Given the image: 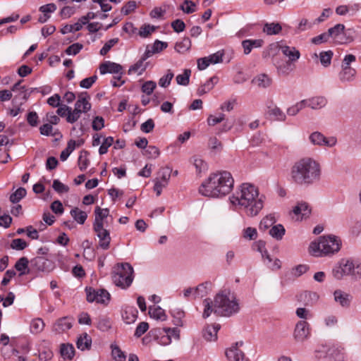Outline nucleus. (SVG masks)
I'll use <instances>...</instances> for the list:
<instances>
[{"label":"nucleus","instance_id":"obj_1","mask_svg":"<svg viewBox=\"0 0 361 361\" xmlns=\"http://www.w3.org/2000/svg\"><path fill=\"white\" fill-rule=\"evenodd\" d=\"M265 197L259 195L258 188L252 184L243 183L229 197L231 203L238 206L248 216H255L264 207Z\"/></svg>","mask_w":361,"mask_h":361},{"label":"nucleus","instance_id":"obj_2","mask_svg":"<svg viewBox=\"0 0 361 361\" xmlns=\"http://www.w3.org/2000/svg\"><path fill=\"white\" fill-rule=\"evenodd\" d=\"M234 179L226 171L211 173L199 188V192L205 197H221L228 195L233 189Z\"/></svg>","mask_w":361,"mask_h":361},{"label":"nucleus","instance_id":"obj_3","mask_svg":"<svg viewBox=\"0 0 361 361\" xmlns=\"http://www.w3.org/2000/svg\"><path fill=\"white\" fill-rule=\"evenodd\" d=\"M321 173L320 164L316 160L304 157L294 163L290 177L297 185H310L320 179Z\"/></svg>","mask_w":361,"mask_h":361},{"label":"nucleus","instance_id":"obj_4","mask_svg":"<svg viewBox=\"0 0 361 361\" xmlns=\"http://www.w3.org/2000/svg\"><path fill=\"white\" fill-rule=\"evenodd\" d=\"M340 238L334 235L320 236L317 240L310 243V253L314 257H325L337 253L341 247Z\"/></svg>","mask_w":361,"mask_h":361},{"label":"nucleus","instance_id":"obj_5","mask_svg":"<svg viewBox=\"0 0 361 361\" xmlns=\"http://www.w3.org/2000/svg\"><path fill=\"white\" fill-rule=\"evenodd\" d=\"M214 302L215 314L219 316L230 317L240 310L235 294L229 290H224L216 294Z\"/></svg>","mask_w":361,"mask_h":361},{"label":"nucleus","instance_id":"obj_6","mask_svg":"<svg viewBox=\"0 0 361 361\" xmlns=\"http://www.w3.org/2000/svg\"><path fill=\"white\" fill-rule=\"evenodd\" d=\"M333 275L337 279L343 276H350L355 279L361 278V263L351 259H342L339 264L334 268Z\"/></svg>","mask_w":361,"mask_h":361},{"label":"nucleus","instance_id":"obj_7","mask_svg":"<svg viewBox=\"0 0 361 361\" xmlns=\"http://www.w3.org/2000/svg\"><path fill=\"white\" fill-rule=\"evenodd\" d=\"M113 283L122 289L128 288L133 281V268L128 263L117 264L112 272Z\"/></svg>","mask_w":361,"mask_h":361},{"label":"nucleus","instance_id":"obj_8","mask_svg":"<svg viewBox=\"0 0 361 361\" xmlns=\"http://www.w3.org/2000/svg\"><path fill=\"white\" fill-rule=\"evenodd\" d=\"M317 361H343L340 350L331 344H322L317 350Z\"/></svg>","mask_w":361,"mask_h":361},{"label":"nucleus","instance_id":"obj_9","mask_svg":"<svg viewBox=\"0 0 361 361\" xmlns=\"http://www.w3.org/2000/svg\"><path fill=\"white\" fill-rule=\"evenodd\" d=\"M85 292L87 300L90 302H96L97 303L106 305L110 300V294L106 290L86 288Z\"/></svg>","mask_w":361,"mask_h":361},{"label":"nucleus","instance_id":"obj_10","mask_svg":"<svg viewBox=\"0 0 361 361\" xmlns=\"http://www.w3.org/2000/svg\"><path fill=\"white\" fill-rule=\"evenodd\" d=\"M171 169L168 167L161 168L158 172V177L154 180V190L157 196L161 194L163 188L168 185L171 178Z\"/></svg>","mask_w":361,"mask_h":361},{"label":"nucleus","instance_id":"obj_11","mask_svg":"<svg viewBox=\"0 0 361 361\" xmlns=\"http://www.w3.org/2000/svg\"><path fill=\"white\" fill-rule=\"evenodd\" d=\"M243 341L236 342L226 350V356L229 361H250L240 348Z\"/></svg>","mask_w":361,"mask_h":361},{"label":"nucleus","instance_id":"obj_12","mask_svg":"<svg viewBox=\"0 0 361 361\" xmlns=\"http://www.w3.org/2000/svg\"><path fill=\"white\" fill-rule=\"evenodd\" d=\"M93 231L99 238V246L103 250L109 248L111 236L109 231L104 228V225H93Z\"/></svg>","mask_w":361,"mask_h":361},{"label":"nucleus","instance_id":"obj_13","mask_svg":"<svg viewBox=\"0 0 361 361\" xmlns=\"http://www.w3.org/2000/svg\"><path fill=\"white\" fill-rule=\"evenodd\" d=\"M310 325L307 322L300 320L297 322L293 332L295 341L303 342L310 336Z\"/></svg>","mask_w":361,"mask_h":361},{"label":"nucleus","instance_id":"obj_14","mask_svg":"<svg viewBox=\"0 0 361 361\" xmlns=\"http://www.w3.org/2000/svg\"><path fill=\"white\" fill-rule=\"evenodd\" d=\"M310 142L315 145L334 147L336 145L337 140L335 137H326L319 132H314L310 135Z\"/></svg>","mask_w":361,"mask_h":361},{"label":"nucleus","instance_id":"obj_15","mask_svg":"<svg viewBox=\"0 0 361 361\" xmlns=\"http://www.w3.org/2000/svg\"><path fill=\"white\" fill-rule=\"evenodd\" d=\"M32 265L38 271L50 272L54 268V262L44 256H37L31 260Z\"/></svg>","mask_w":361,"mask_h":361},{"label":"nucleus","instance_id":"obj_16","mask_svg":"<svg viewBox=\"0 0 361 361\" xmlns=\"http://www.w3.org/2000/svg\"><path fill=\"white\" fill-rule=\"evenodd\" d=\"M296 221H302L311 214V209L305 202L298 203L293 209Z\"/></svg>","mask_w":361,"mask_h":361},{"label":"nucleus","instance_id":"obj_17","mask_svg":"<svg viewBox=\"0 0 361 361\" xmlns=\"http://www.w3.org/2000/svg\"><path fill=\"white\" fill-rule=\"evenodd\" d=\"M122 66L116 63L109 61H104L99 66V72L102 75L106 73H122Z\"/></svg>","mask_w":361,"mask_h":361},{"label":"nucleus","instance_id":"obj_18","mask_svg":"<svg viewBox=\"0 0 361 361\" xmlns=\"http://www.w3.org/2000/svg\"><path fill=\"white\" fill-rule=\"evenodd\" d=\"M73 319L65 317L58 319L54 324L53 329L55 332L61 334L69 330L72 327Z\"/></svg>","mask_w":361,"mask_h":361},{"label":"nucleus","instance_id":"obj_19","mask_svg":"<svg viewBox=\"0 0 361 361\" xmlns=\"http://www.w3.org/2000/svg\"><path fill=\"white\" fill-rule=\"evenodd\" d=\"M267 114L273 119L279 121H284L286 118V114L273 102H271L270 105L267 106Z\"/></svg>","mask_w":361,"mask_h":361},{"label":"nucleus","instance_id":"obj_20","mask_svg":"<svg viewBox=\"0 0 361 361\" xmlns=\"http://www.w3.org/2000/svg\"><path fill=\"white\" fill-rule=\"evenodd\" d=\"M220 329V325L214 324L207 325L202 331V336L207 341H214L217 339V332Z\"/></svg>","mask_w":361,"mask_h":361},{"label":"nucleus","instance_id":"obj_21","mask_svg":"<svg viewBox=\"0 0 361 361\" xmlns=\"http://www.w3.org/2000/svg\"><path fill=\"white\" fill-rule=\"evenodd\" d=\"M283 55L288 57L289 62H295L300 57V51L294 47H289L287 45H281L279 47Z\"/></svg>","mask_w":361,"mask_h":361},{"label":"nucleus","instance_id":"obj_22","mask_svg":"<svg viewBox=\"0 0 361 361\" xmlns=\"http://www.w3.org/2000/svg\"><path fill=\"white\" fill-rule=\"evenodd\" d=\"M213 288V284L210 281H205L195 288V298H201L209 294Z\"/></svg>","mask_w":361,"mask_h":361},{"label":"nucleus","instance_id":"obj_23","mask_svg":"<svg viewBox=\"0 0 361 361\" xmlns=\"http://www.w3.org/2000/svg\"><path fill=\"white\" fill-rule=\"evenodd\" d=\"M252 82L259 88H267L272 84V78L265 73H260L255 76Z\"/></svg>","mask_w":361,"mask_h":361},{"label":"nucleus","instance_id":"obj_24","mask_svg":"<svg viewBox=\"0 0 361 361\" xmlns=\"http://www.w3.org/2000/svg\"><path fill=\"white\" fill-rule=\"evenodd\" d=\"M264 44V40L262 39H245L242 42L244 54H249L252 49L262 47Z\"/></svg>","mask_w":361,"mask_h":361},{"label":"nucleus","instance_id":"obj_25","mask_svg":"<svg viewBox=\"0 0 361 361\" xmlns=\"http://www.w3.org/2000/svg\"><path fill=\"white\" fill-rule=\"evenodd\" d=\"M137 310L135 307H126L123 311L122 318L126 324H133L137 317Z\"/></svg>","mask_w":361,"mask_h":361},{"label":"nucleus","instance_id":"obj_26","mask_svg":"<svg viewBox=\"0 0 361 361\" xmlns=\"http://www.w3.org/2000/svg\"><path fill=\"white\" fill-rule=\"evenodd\" d=\"M302 101H305V107L308 106L312 109H321L326 104V99L323 97H315Z\"/></svg>","mask_w":361,"mask_h":361},{"label":"nucleus","instance_id":"obj_27","mask_svg":"<svg viewBox=\"0 0 361 361\" xmlns=\"http://www.w3.org/2000/svg\"><path fill=\"white\" fill-rule=\"evenodd\" d=\"M219 78L216 76H213L208 79L203 85L200 86L197 89V94L203 95L210 90H212L214 85L218 82Z\"/></svg>","mask_w":361,"mask_h":361},{"label":"nucleus","instance_id":"obj_28","mask_svg":"<svg viewBox=\"0 0 361 361\" xmlns=\"http://www.w3.org/2000/svg\"><path fill=\"white\" fill-rule=\"evenodd\" d=\"M345 26L343 24H337L334 27H331L328 30V35L330 39H332L335 42H341V37L344 33Z\"/></svg>","mask_w":361,"mask_h":361},{"label":"nucleus","instance_id":"obj_29","mask_svg":"<svg viewBox=\"0 0 361 361\" xmlns=\"http://www.w3.org/2000/svg\"><path fill=\"white\" fill-rule=\"evenodd\" d=\"M190 162L195 166L197 173H201L207 171L208 166L207 162L197 155L192 157L190 159Z\"/></svg>","mask_w":361,"mask_h":361},{"label":"nucleus","instance_id":"obj_30","mask_svg":"<svg viewBox=\"0 0 361 361\" xmlns=\"http://www.w3.org/2000/svg\"><path fill=\"white\" fill-rule=\"evenodd\" d=\"M91 106L89 97H80L75 104L74 109L81 113H87L90 110Z\"/></svg>","mask_w":361,"mask_h":361},{"label":"nucleus","instance_id":"obj_31","mask_svg":"<svg viewBox=\"0 0 361 361\" xmlns=\"http://www.w3.org/2000/svg\"><path fill=\"white\" fill-rule=\"evenodd\" d=\"M149 314L150 317L157 320L165 321L166 319V315L164 310L159 306H150L149 307Z\"/></svg>","mask_w":361,"mask_h":361},{"label":"nucleus","instance_id":"obj_32","mask_svg":"<svg viewBox=\"0 0 361 361\" xmlns=\"http://www.w3.org/2000/svg\"><path fill=\"white\" fill-rule=\"evenodd\" d=\"M147 68V63L140 59L135 64L131 66L128 70V74L142 75Z\"/></svg>","mask_w":361,"mask_h":361},{"label":"nucleus","instance_id":"obj_33","mask_svg":"<svg viewBox=\"0 0 361 361\" xmlns=\"http://www.w3.org/2000/svg\"><path fill=\"white\" fill-rule=\"evenodd\" d=\"M92 339L90 336L85 333L80 336L77 341V347L81 350H89L91 347Z\"/></svg>","mask_w":361,"mask_h":361},{"label":"nucleus","instance_id":"obj_34","mask_svg":"<svg viewBox=\"0 0 361 361\" xmlns=\"http://www.w3.org/2000/svg\"><path fill=\"white\" fill-rule=\"evenodd\" d=\"M109 214L108 209H102L99 207H97L94 209L95 218L93 225L99 224V225H104V220L106 219Z\"/></svg>","mask_w":361,"mask_h":361},{"label":"nucleus","instance_id":"obj_35","mask_svg":"<svg viewBox=\"0 0 361 361\" xmlns=\"http://www.w3.org/2000/svg\"><path fill=\"white\" fill-rule=\"evenodd\" d=\"M60 353L64 360H71L74 356L75 349L73 345L63 343L61 345Z\"/></svg>","mask_w":361,"mask_h":361},{"label":"nucleus","instance_id":"obj_36","mask_svg":"<svg viewBox=\"0 0 361 361\" xmlns=\"http://www.w3.org/2000/svg\"><path fill=\"white\" fill-rule=\"evenodd\" d=\"M355 73V70L350 66H342V71L339 74V78L342 81H349L353 78Z\"/></svg>","mask_w":361,"mask_h":361},{"label":"nucleus","instance_id":"obj_37","mask_svg":"<svg viewBox=\"0 0 361 361\" xmlns=\"http://www.w3.org/2000/svg\"><path fill=\"white\" fill-rule=\"evenodd\" d=\"M71 215L73 218V219L80 224H83L87 218V213L85 212L80 210L78 207H75L73 209H71Z\"/></svg>","mask_w":361,"mask_h":361},{"label":"nucleus","instance_id":"obj_38","mask_svg":"<svg viewBox=\"0 0 361 361\" xmlns=\"http://www.w3.org/2000/svg\"><path fill=\"white\" fill-rule=\"evenodd\" d=\"M275 223V217L271 214L267 215L261 220L259 228L262 231H265L267 229H270Z\"/></svg>","mask_w":361,"mask_h":361},{"label":"nucleus","instance_id":"obj_39","mask_svg":"<svg viewBox=\"0 0 361 361\" xmlns=\"http://www.w3.org/2000/svg\"><path fill=\"white\" fill-rule=\"evenodd\" d=\"M286 230L281 224L274 225L269 231V235L276 240H281Z\"/></svg>","mask_w":361,"mask_h":361},{"label":"nucleus","instance_id":"obj_40","mask_svg":"<svg viewBox=\"0 0 361 361\" xmlns=\"http://www.w3.org/2000/svg\"><path fill=\"white\" fill-rule=\"evenodd\" d=\"M204 311L202 314L203 318L209 317L212 312L215 314V302L211 299L207 298L203 300Z\"/></svg>","mask_w":361,"mask_h":361},{"label":"nucleus","instance_id":"obj_41","mask_svg":"<svg viewBox=\"0 0 361 361\" xmlns=\"http://www.w3.org/2000/svg\"><path fill=\"white\" fill-rule=\"evenodd\" d=\"M334 299L343 307L348 306L350 301V295L341 290H336L334 292Z\"/></svg>","mask_w":361,"mask_h":361},{"label":"nucleus","instance_id":"obj_42","mask_svg":"<svg viewBox=\"0 0 361 361\" xmlns=\"http://www.w3.org/2000/svg\"><path fill=\"white\" fill-rule=\"evenodd\" d=\"M191 47V41L189 37H184L180 41L176 42L175 49L181 54L185 53Z\"/></svg>","mask_w":361,"mask_h":361},{"label":"nucleus","instance_id":"obj_43","mask_svg":"<svg viewBox=\"0 0 361 361\" xmlns=\"http://www.w3.org/2000/svg\"><path fill=\"white\" fill-rule=\"evenodd\" d=\"M282 30L279 23H266L263 27V32L268 35H273L279 34Z\"/></svg>","mask_w":361,"mask_h":361},{"label":"nucleus","instance_id":"obj_44","mask_svg":"<svg viewBox=\"0 0 361 361\" xmlns=\"http://www.w3.org/2000/svg\"><path fill=\"white\" fill-rule=\"evenodd\" d=\"M29 261L27 258L23 257L20 258L15 264V268L20 271V276L25 275L27 273L26 271L28 268Z\"/></svg>","mask_w":361,"mask_h":361},{"label":"nucleus","instance_id":"obj_45","mask_svg":"<svg viewBox=\"0 0 361 361\" xmlns=\"http://www.w3.org/2000/svg\"><path fill=\"white\" fill-rule=\"evenodd\" d=\"M334 52L331 50L324 51L319 53V60L324 67L330 66Z\"/></svg>","mask_w":361,"mask_h":361},{"label":"nucleus","instance_id":"obj_46","mask_svg":"<svg viewBox=\"0 0 361 361\" xmlns=\"http://www.w3.org/2000/svg\"><path fill=\"white\" fill-rule=\"evenodd\" d=\"M191 71L190 69H185L182 74L176 76V80L180 85L186 86L189 84Z\"/></svg>","mask_w":361,"mask_h":361},{"label":"nucleus","instance_id":"obj_47","mask_svg":"<svg viewBox=\"0 0 361 361\" xmlns=\"http://www.w3.org/2000/svg\"><path fill=\"white\" fill-rule=\"evenodd\" d=\"M44 327V323L42 319L36 318L31 322L30 331L32 334L42 332Z\"/></svg>","mask_w":361,"mask_h":361},{"label":"nucleus","instance_id":"obj_48","mask_svg":"<svg viewBox=\"0 0 361 361\" xmlns=\"http://www.w3.org/2000/svg\"><path fill=\"white\" fill-rule=\"evenodd\" d=\"M111 355L116 361H126V356L121 348L116 345H111Z\"/></svg>","mask_w":361,"mask_h":361},{"label":"nucleus","instance_id":"obj_49","mask_svg":"<svg viewBox=\"0 0 361 361\" xmlns=\"http://www.w3.org/2000/svg\"><path fill=\"white\" fill-rule=\"evenodd\" d=\"M111 321L106 316H100L97 319V327L102 331H106L111 328Z\"/></svg>","mask_w":361,"mask_h":361},{"label":"nucleus","instance_id":"obj_50","mask_svg":"<svg viewBox=\"0 0 361 361\" xmlns=\"http://www.w3.org/2000/svg\"><path fill=\"white\" fill-rule=\"evenodd\" d=\"M87 152H82L78 157V164L80 170L84 171L90 164Z\"/></svg>","mask_w":361,"mask_h":361},{"label":"nucleus","instance_id":"obj_51","mask_svg":"<svg viewBox=\"0 0 361 361\" xmlns=\"http://www.w3.org/2000/svg\"><path fill=\"white\" fill-rule=\"evenodd\" d=\"M26 190L23 188H19L15 192L12 193L10 196V201L13 203L18 202L26 195Z\"/></svg>","mask_w":361,"mask_h":361},{"label":"nucleus","instance_id":"obj_52","mask_svg":"<svg viewBox=\"0 0 361 361\" xmlns=\"http://www.w3.org/2000/svg\"><path fill=\"white\" fill-rule=\"evenodd\" d=\"M256 246L257 247V250L262 254V257L264 259V262L269 261L271 262V258L270 255L268 254V252L265 249V243L264 242L259 240L256 243Z\"/></svg>","mask_w":361,"mask_h":361},{"label":"nucleus","instance_id":"obj_53","mask_svg":"<svg viewBox=\"0 0 361 361\" xmlns=\"http://www.w3.org/2000/svg\"><path fill=\"white\" fill-rule=\"evenodd\" d=\"M173 76V73L171 70H168L166 74L159 79V85L162 87H168L170 85Z\"/></svg>","mask_w":361,"mask_h":361},{"label":"nucleus","instance_id":"obj_54","mask_svg":"<svg viewBox=\"0 0 361 361\" xmlns=\"http://www.w3.org/2000/svg\"><path fill=\"white\" fill-rule=\"evenodd\" d=\"M195 4L190 0H185L180 8L185 13H192L195 11Z\"/></svg>","mask_w":361,"mask_h":361},{"label":"nucleus","instance_id":"obj_55","mask_svg":"<svg viewBox=\"0 0 361 361\" xmlns=\"http://www.w3.org/2000/svg\"><path fill=\"white\" fill-rule=\"evenodd\" d=\"M305 107V101H300L298 103H296L295 105L289 107L287 109V114L289 116H295L296 115L300 110L304 109Z\"/></svg>","mask_w":361,"mask_h":361},{"label":"nucleus","instance_id":"obj_56","mask_svg":"<svg viewBox=\"0 0 361 361\" xmlns=\"http://www.w3.org/2000/svg\"><path fill=\"white\" fill-rule=\"evenodd\" d=\"M114 143V137H107L104 139V141L102 142L99 149V153L100 154H104L107 152L108 149L110 146L112 145Z\"/></svg>","mask_w":361,"mask_h":361},{"label":"nucleus","instance_id":"obj_57","mask_svg":"<svg viewBox=\"0 0 361 361\" xmlns=\"http://www.w3.org/2000/svg\"><path fill=\"white\" fill-rule=\"evenodd\" d=\"M27 243L21 238L13 239L11 243V247L16 250H23L27 247Z\"/></svg>","mask_w":361,"mask_h":361},{"label":"nucleus","instance_id":"obj_58","mask_svg":"<svg viewBox=\"0 0 361 361\" xmlns=\"http://www.w3.org/2000/svg\"><path fill=\"white\" fill-rule=\"evenodd\" d=\"M162 331L166 333L171 340L178 341L180 338V330L177 328H163Z\"/></svg>","mask_w":361,"mask_h":361},{"label":"nucleus","instance_id":"obj_59","mask_svg":"<svg viewBox=\"0 0 361 361\" xmlns=\"http://www.w3.org/2000/svg\"><path fill=\"white\" fill-rule=\"evenodd\" d=\"M83 48V45L80 43H74L69 47H68L65 51L66 54L68 55H76L78 54Z\"/></svg>","mask_w":361,"mask_h":361},{"label":"nucleus","instance_id":"obj_60","mask_svg":"<svg viewBox=\"0 0 361 361\" xmlns=\"http://www.w3.org/2000/svg\"><path fill=\"white\" fill-rule=\"evenodd\" d=\"M209 147L215 152H220L222 149L223 145L216 137H212L209 140Z\"/></svg>","mask_w":361,"mask_h":361},{"label":"nucleus","instance_id":"obj_61","mask_svg":"<svg viewBox=\"0 0 361 361\" xmlns=\"http://www.w3.org/2000/svg\"><path fill=\"white\" fill-rule=\"evenodd\" d=\"M243 235L247 240H255L257 238V229L252 227H247L243 230Z\"/></svg>","mask_w":361,"mask_h":361},{"label":"nucleus","instance_id":"obj_62","mask_svg":"<svg viewBox=\"0 0 361 361\" xmlns=\"http://www.w3.org/2000/svg\"><path fill=\"white\" fill-rule=\"evenodd\" d=\"M157 87L155 82L149 80L142 85V91L147 95H150Z\"/></svg>","mask_w":361,"mask_h":361},{"label":"nucleus","instance_id":"obj_63","mask_svg":"<svg viewBox=\"0 0 361 361\" xmlns=\"http://www.w3.org/2000/svg\"><path fill=\"white\" fill-rule=\"evenodd\" d=\"M145 154L149 159H156L159 156L160 151L158 147L149 145L146 149Z\"/></svg>","mask_w":361,"mask_h":361},{"label":"nucleus","instance_id":"obj_64","mask_svg":"<svg viewBox=\"0 0 361 361\" xmlns=\"http://www.w3.org/2000/svg\"><path fill=\"white\" fill-rule=\"evenodd\" d=\"M52 187H53L54 190L56 192H57L58 193H64V192H68V190H69L68 186L62 183L59 180H54L53 181Z\"/></svg>","mask_w":361,"mask_h":361}]
</instances>
